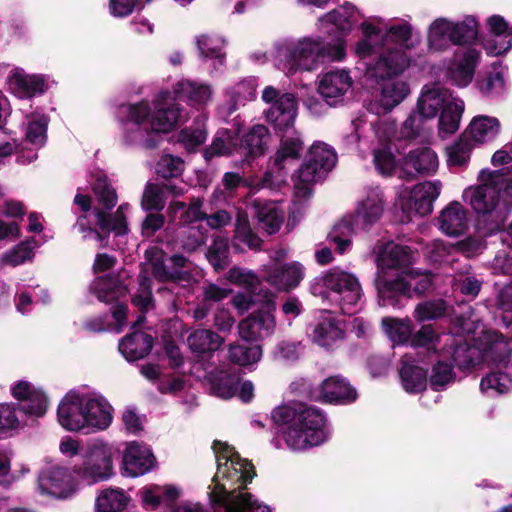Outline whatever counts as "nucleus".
Masks as SVG:
<instances>
[{"label": "nucleus", "instance_id": "052dcab7", "mask_svg": "<svg viewBox=\"0 0 512 512\" xmlns=\"http://www.w3.org/2000/svg\"><path fill=\"white\" fill-rule=\"evenodd\" d=\"M127 209L128 204L120 205L112 219L107 218L103 212L97 211L96 218L99 227L104 231H113L117 235H123L127 233L128 226L125 216Z\"/></svg>", "mask_w": 512, "mask_h": 512}, {"label": "nucleus", "instance_id": "de8ad7c7", "mask_svg": "<svg viewBox=\"0 0 512 512\" xmlns=\"http://www.w3.org/2000/svg\"><path fill=\"white\" fill-rule=\"evenodd\" d=\"M48 118L39 112L26 116L24 122L25 138L34 146L41 147L47 139Z\"/></svg>", "mask_w": 512, "mask_h": 512}, {"label": "nucleus", "instance_id": "bf43d9fd", "mask_svg": "<svg viewBox=\"0 0 512 512\" xmlns=\"http://www.w3.org/2000/svg\"><path fill=\"white\" fill-rule=\"evenodd\" d=\"M444 343V338L436 333L431 325L422 326L417 332L412 333L410 345L414 347H423L434 352L441 351L440 344Z\"/></svg>", "mask_w": 512, "mask_h": 512}, {"label": "nucleus", "instance_id": "b1692460", "mask_svg": "<svg viewBox=\"0 0 512 512\" xmlns=\"http://www.w3.org/2000/svg\"><path fill=\"white\" fill-rule=\"evenodd\" d=\"M352 78L344 69L327 72L320 77L318 91L328 104H335L352 86Z\"/></svg>", "mask_w": 512, "mask_h": 512}, {"label": "nucleus", "instance_id": "e433bc0d", "mask_svg": "<svg viewBox=\"0 0 512 512\" xmlns=\"http://www.w3.org/2000/svg\"><path fill=\"white\" fill-rule=\"evenodd\" d=\"M480 53L475 49H468L455 60L450 68V78L459 87H466L473 79Z\"/></svg>", "mask_w": 512, "mask_h": 512}, {"label": "nucleus", "instance_id": "3c124183", "mask_svg": "<svg viewBox=\"0 0 512 512\" xmlns=\"http://www.w3.org/2000/svg\"><path fill=\"white\" fill-rule=\"evenodd\" d=\"M402 386L408 393L423 391L427 385L426 370L416 365H410L406 360L400 370Z\"/></svg>", "mask_w": 512, "mask_h": 512}, {"label": "nucleus", "instance_id": "dca6fc26", "mask_svg": "<svg viewBox=\"0 0 512 512\" xmlns=\"http://www.w3.org/2000/svg\"><path fill=\"white\" fill-rule=\"evenodd\" d=\"M442 184L440 181H426L415 185L412 189L400 192L397 205L406 214V220L413 215L425 216L432 212L433 202L440 195Z\"/></svg>", "mask_w": 512, "mask_h": 512}, {"label": "nucleus", "instance_id": "0eeeda50", "mask_svg": "<svg viewBox=\"0 0 512 512\" xmlns=\"http://www.w3.org/2000/svg\"><path fill=\"white\" fill-rule=\"evenodd\" d=\"M363 38L355 46V53L361 57H368L381 49L380 55L389 50L406 51L419 43L414 37L411 25L406 21H397L382 26L380 20H365L361 24Z\"/></svg>", "mask_w": 512, "mask_h": 512}, {"label": "nucleus", "instance_id": "58836bf2", "mask_svg": "<svg viewBox=\"0 0 512 512\" xmlns=\"http://www.w3.org/2000/svg\"><path fill=\"white\" fill-rule=\"evenodd\" d=\"M452 21L446 18L435 19L428 28L427 43L431 51L442 52L453 44Z\"/></svg>", "mask_w": 512, "mask_h": 512}, {"label": "nucleus", "instance_id": "393cba45", "mask_svg": "<svg viewBox=\"0 0 512 512\" xmlns=\"http://www.w3.org/2000/svg\"><path fill=\"white\" fill-rule=\"evenodd\" d=\"M9 89L18 98H32L43 94L47 89V81L43 75L27 74L15 69L8 78Z\"/></svg>", "mask_w": 512, "mask_h": 512}, {"label": "nucleus", "instance_id": "423d86ee", "mask_svg": "<svg viewBox=\"0 0 512 512\" xmlns=\"http://www.w3.org/2000/svg\"><path fill=\"white\" fill-rule=\"evenodd\" d=\"M485 182L463 191V200L477 213V230L483 235L501 231L508 218V210L502 202L500 177L482 171Z\"/></svg>", "mask_w": 512, "mask_h": 512}, {"label": "nucleus", "instance_id": "6ab92c4d", "mask_svg": "<svg viewBox=\"0 0 512 512\" xmlns=\"http://www.w3.org/2000/svg\"><path fill=\"white\" fill-rule=\"evenodd\" d=\"M358 14L359 12L352 4H344L321 16L317 22V30L324 35L347 33L357 22L360 16Z\"/></svg>", "mask_w": 512, "mask_h": 512}, {"label": "nucleus", "instance_id": "8fccbe9b", "mask_svg": "<svg viewBox=\"0 0 512 512\" xmlns=\"http://www.w3.org/2000/svg\"><path fill=\"white\" fill-rule=\"evenodd\" d=\"M256 215L262 228L269 234L277 232L283 223L284 213L273 202L261 204L255 202Z\"/></svg>", "mask_w": 512, "mask_h": 512}, {"label": "nucleus", "instance_id": "a878e982", "mask_svg": "<svg viewBox=\"0 0 512 512\" xmlns=\"http://www.w3.org/2000/svg\"><path fill=\"white\" fill-rule=\"evenodd\" d=\"M438 227L449 237H458L468 228V211L457 201L449 203L438 216Z\"/></svg>", "mask_w": 512, "mask_h": 512}, {"label": "nucleus", "instance_id": "2f4dec72", "mask_svg": "<svg viewBox=\"0 0 512 512\" xmlns=\"http://www.w3.org/2000/svg\"><path fill=\"white\" fill-rule=\"evenodd\" d=\"M80 404L77 391H69L60 400L57 407V420L63 429L70 432L82 431L83 418Z\"/></svg>", "mask_w": 512, "mask_h": 512}, {"label": "nucleus", "instance_id": "f704fd0d", "mask_svg": "<svg viewBox=\"0 0 512 512\" xmlns=\"http://www.w3.org/2000/svg\"><path fill=\"white\" fill-rule=\"evenodd\" d=\"M500 129L501 124L498 118L488 115H477L470 121L464 135L473 144H485L495 139Z\"/></svg>", "mask_w": 512, "mask_h": 512}, {"label": "nucleus", "instance_id": "c756f323", "mask_svg": "<svg viewBox=\"0 0 512 512\" xmlns=\"http://www.w3.org/2000/svg\"><path fill=\"white\" fill-rule=\"evenodd\" d=\"M311 339L322 347H331L344 337V328L339 320L325 312L319 316L310 334Z\"/></svg>", "mask_w": 512, "mask_h": 512}, {"label": "nucleus", "instance_id": "7c9ffc66", "mask_svg": "<svg viewBox=\"0 0 512 512\" xmlns=\"http://www.w3.org/2000/svg\"><path fill=\"white\" fill-rule=\"evenodd\" d=\"M318 398L328 403H349L357 398L356 390L341 376L326 378L318 388Z\"/></svg>", "mask_w": 512, "mask_h": 512}, {"label": "nucleus", "instance_id": "2eb2a0df", "mask_svg": "<svg viewBox=\"0 0 512 512\" xmlns=\"http://www.w3.org/2000/svg\"><path fill=\"white\" fill-rule=\"evenodd\" d=\"M164 257V253L157 248H151L146 252L147 262L143 267L139 289L132 299L133 304L142 312L148 311L153 307L150 277L163 282L176 277V272H171L166 269Z\"/></svg>", "mask_w": 512, "mask_h": 512}, {"label": "nucleus", "instance_id": "ea45409f", "mask_svg": "<svg viewBox=\"0 0 512 512\" xmlns=\"http://www.w3.org/2000/svg\"><path fill=\"white\" fill-rule=\"evenodd\" d=\"M131 499L121 488L107 487L100 490L95 498V512H122Z\"/></svg>", "mask_w": 512, "mask_h": 512}, {"label": "nucleus", "instance_id": "bb28decb", "mask_svg": "<svg viewBox=\"0 0 512 512\" xmlns=\"http://www.w3.org/2000/svg\"><path fill=\"white\" fill-rule=\"evenodd\" d=\"M255 79H244L239 81L226 91V99L219 107V114L222 118H227L238 110L246 102L253 100L256 96Z\"/></svg>", "mask_w": 512, "mask_h": 512}, {"label": "nucleus", "instance_id": "6e6d98bb", "mask_svg": "<svg viewBox=\"0 0 512 512\" xmlns=\"http://www.w3.org/2000/svg\"><path fill=\"white\" fill-rule=\"evenodd\" d=\"M308 161L327 173L334 167L337 157L335 151L329 145L323 142H315L309 149Z\"/></svg>", "mask_w": 512, "mask_h": 512}, {"label": "nucleus", "instance_id": "774afa93", "mask_svg": "<svg viewBox=\"0 0 512 512\" xmlns=\"http://www.w3.org/2000/svg\"><path fill=\"white\" fill-rule=\"evenodd\" d=\"M165 206L163 189L154 183H147L144 188L141 207L146 210L161 211Z\"/></svg>", "mask_w": 512, "mask_h": 512}, {"label": "nucleus", "instance_id": "f3484780", "mask_svg": "<svg viewBox=\"0 0 512 512\" xmlns=\"http://www.w3.org/2000/svg\"><path fill=\"white\" fill-rule=\"evenodd\" d=\"M10 392L19 402V410L27 417L41 418L46 414L49 398L41 387L27 380H18L11 384Z\"/></svg>", "mask_w": 512, "mask_h": 512}, {"label": "nucleus", "instance_id": "a19ab883", "mask_svg": "<svg viewBox=\"0 0 512 512\" xmlns=\"http://www.w3.org/2000/svg\"><path fill=\"white\" fill-rule=\"evenodd\" d=\"M224 343L218 334L207 329H198L189 334L187 344L191 352L197 356L210 355Z\"/></svg>", "mask_w": 512, "mask_h": 512}, {"label": "nucleus", "instance_id": "20e7f679", "mask_svg": "<svg viewBox=\"0 0 512 512\" xmlns=\"http://www.w3.org/2000/svg\"><path fill=\"white\" fill-rule=\"evenodd\" d=\"M346 55V43L342 38L324 43L319 36H303L286 39L275 47V58L279 68L287 74L313 72L326 59L341 61Z\"/></svg>", "mask_w": 512, "mask_h": 512}, {"label": "nucleus", "instance_id": "680f3d73", "mask_svg": "<svg viewBox=\"0 0 512 512\" xmlns=\"http://www.w3.org/2000/svg\"><path fill=\"white\" fill-rule=\"evenodd\" d=\"M236 150V137L230 131L222 129L217 132L210 148L206 150L205 157L208 159L215 155H228Z\"/></svg>", "mask_w": 512, "mask_h": 512}, {"label": "nucleus", "instance_id": "aec40b11", "mask_svg": "<svg viewBox=\"0 0 512 512\" xmlns=\"http://www.w3.org/2000/svg\"><path fill=\"white\" fill-rule=\"evenodd\" d=\"M454 97L445 87L426 85L421 90L415 108L418 114L431 121L438 116Z\"/></svg>", "mask_w": 512, "mask_h": 512}, {"label": "nucleus", "instance_id": "ddd939ff", "mask_svg": "<svg viewBox=\"0 0 512 512\" xmlns=\"http://www.w3.org/2000/svg\"><path fill=\"white\" fill-rule=\"evenodd\" d=\"M37 488L43 495L57 500H68L81 490V484L73 468L55 464L39 472Z\"/></svg>", "mask_w": 512, "mask_h": 512}, {"label": "nucleus", "instance_id": "a211bd4d", "mask_svg": "<svg viewBox=\"0 0 512 512\" xmlns=\"http://www.w3.org/2000/svg\"><path fill=\"white\" fill-rule=\"evenodd\" d=\"M154 464L155 457L149 447L130 442L123 452L121 471L124 476L135 478L149 472Z\"/></svg>", "mask_w": 512, "mask_h": 512}, {"label": "nucleus", "instance_id": "f8f14e48", "mask_svg": "<svg viewBox=\"0 0 512 512\" xmlns=\"http://www.w3.org/2000/svg\"><path fill=\"white\" fill-rule=\"evenodd\" d=\"M261 99L267 105L264 117L276 131L286 132L293 128L298 114V102L294 94L266 86Z\"/></svg>", "mask_w": 512, "mask_h": 512}, {"label": "nucleus", "instance_id": "79ce46f5", "mask_svg": "<svg viewBox=\"0 0 512 512\" xmlns=\"http://www.w3.org/2000/svg\"><path fill=\"white\" fill-rule=\"evenodd\" d=\"M87 431L107 429L113 420L112 407L102 396L91 394Z\"/></svg>", "mask_w": 512, "mask_h": 512}, {"label": "nucleus", "instance_id": "6e6552de", "mask_svg": "<svg viewBox=\"0 0 512 512\" xmlns=\"http://www.w3.org/2000/svg\"><path fill=\"white\" fill-rule=\"evenodd\" d=\"M385 201L379 188H371L357 202L354 213L345 215L329 234L339 253H345L352 243V236L375 224L383 215Z\"/></svg>", "mask_w": 512, "mask_h": 512}, {"label": "nucleus", "instance_id": "4c0bfd02", "mask_svg": "<svg viewBox=\"0 0 512 512\" xmlns=\"http://www.w3.org/2000/svg\"><path fill=\"white\" fill-rule=\"evenodd\" d=\"M152 337L136 331L124 337L119 343V351L128 361L144 358L152 349Z\"/></svg>", "mask_w": 512, "mask_h": 512}, {"label": "nucleus", "instance_id": "cd10ccee", "mask_svg": "<svg viewBox=\"0 0 512 512\" xmlns=\"http://www.w3.org/2000/svg\"><path fill=\"white\" fill-rule=\"evenodd\" d=\"M439 161L437 154L429 147L411 150L402 164V173L406 176L430 174L437 171Z\"/></svg>", "mask_w": 512, "mask_h": 512}, {"label": "nucleus", "instance_id": "37998d69", "mask_svg": "<svg viewBox=\"0 0 512 512\" xmlns=\"http://www.w3.org/2000/svg\"><path fill=\"white\" fill-rule=\"evenodd\" d=\"M197 47L201 56L212 60L214 69L217 70L225 62V40L218 35H201L197 38Z\"/></svg>", "mask_w": 512, "mask_h": 512}, {"label": "nucleus", "instance_id": "603ef678", "mask_svg": "<svg viewBox=\"0 0 512 512\" xmlns=\"http://www.w3.org/2000/svg\"><path fill=\"white\" fill-rule=\"evenodd\" d=\"M234 239V246L238 249H242L241 244L249 249H257L261 245V239L252 231L245 213L238 212L237 214Z\"/></svg>", "mask_w": 512, "mask_h": 512}, {"label": "nucleus", "instance_id": "473e14b6", "mask_svg": "<svg viewBox=\"0 0 512 512\" xmlns=\"http://www.w3.org/2000/svg\"><path fill=\"white\" fill-rule=\"evenodd\" d=\"M479 340L482 347L483 361L504 363L509 359L512 348L502 335L495 331L481 329Z\"/></svg>", "mask_w": 512, "mask_h": 512}, {"label": "nucleus", "instance_id": "09e8293b", "mask_svg": "<svg viewBox=\"0 0 512 512\" xmlns=\"http://www.w3.org/2000/svg\"><path fill=\"white\" fill-rule=\"evenodd\" d=\"M36 246L37 243L33 238L22 241L1 254L0 264L15 267L31 261L34 257Z\"/></svg>", "mask_w": 512, "mask_h": 512}, {"label": "nucleus", "instance_id": "49530a36", "mask_svg": "<svg viewBox=\"0 0 512 512\" xmlns=\"http://www.w3.org/2000/svg\"><path fill=\"white\" fill-rule=\"evenodd\" d=\"M324 174H326L325 171L307 161L301 166L297 175L292 176L296 194L301 197L308 196L311 193L312 185L319 181Z\"/></svg>", "mask_w": 512, "mask_h": 512}, {"label": "nucleus", "instance_id": "e2e57ef3", "mask_svg": "<svg viewBox=\"0 0 512 512\" xmlns=\"http://www.w3.org/2000/svg\"><path fill=\"white\" fill-rule=\"evenodd\" d=\"M239 378L235 374L220 373L211 381V391L217 397L229 399L236 395Z\"/></svg>", "mask_w": 512, "mask_h": 512}, {"label": "nucleus", "instance_id": "9b49d317", "mask_svg": "<svg viewBox=\"0 0 512 512\" xmlns=\"http://www.w3.org/2000/svg\"><path fill=\"white\" fill-rule=\"evenodd\" d=\"M431 283L429 274L413 270H401L396 273L395 278L391 279L380 274L375 281L379 302L382 306H397L398 297L408 296L412 288L415 292L423 293L428 290Z\"/></svg>", "mask_w": 512, "mask_h": 512}, {"label": "nucleus", "instance_id": "a18cd8bd", "mask_svg": "<svg viewBox=\"0 0 512 512\" xmlns=\"http://www.w3.org/2000/svg\"><path fill=\"white\" fill-rule=\"evenodd\" d=\"M269 139L268 128L257 124L244 136L239 149L247 156H259L266 150Z\"/></svg>", "mask_w": 512, "mask_h": 512}, {"label": "nucleus", "instance_id": "1a4fd4ad", "mask_svg": "<svg viewBox=\"0 0 512 512\" xmlns=\"http://www.w3.org/2000/svg\"><path fill=\"white\" fill-rule=\"evenodd\" d=\"M323 291L313 288V293L322 297L332 306L338 307L344 314H353L359 309L362 288L357 277L339 268L330 269L321 278Z\"/></svg>", "mask_w": 512, "mask_h": 512}, {"label": "nucleus", "instance_id": "4468645a", "mask_svg": "<svg viewBox=\"0 0 512 512\" xmlns=\"http://www.w3.org/2000/svg\"><path fill=\"white\" fill-rule=\"evenodd\" d=\"M302 144L299 136L283 137L268 170L260 182L251 184V189L255 191L264 187L275 189L285 183L287 169L299 158Z\"/></svg>", "mask_w": 512, "mask_h": 512}, {"label": "nucleus", "instance_id": "4be33fe9", "mask_svg": "<svg viewBox=\"0 0 512 512\" xmlns=\"http://www.w3.org/2000/svg\"><path fill=\"white\" fill-rule=\"evenodd\" d=\"M270 299L267 307L270 309ZM275 329L274 316L270 310L262 311L240 322L239 335L246 341L262 340L273 334Z\"/></svg>", "mask_w": 512, "mask_h": 512}, {"label": "nucleus", "instance_id": "412c9836", "mask_svg": "<svg viewBox=\"0 0 512 512\" xmlns=\"http://www.w3.org/2000/svg\"><path fill=\"white\" fill-rule=\"evenodd\" d=\"M441 354L443 357H451L453 362L461 368L475 365L483 360L479 339L477 344L468 345L451 335H444V347H441Z\"/></svg>", "mask_w": 512, "mask_h": 512}, {"label": "nucleus", "instance_id": "4d7b16f0", "mask_svg": "<svg viewBox=\"0 0 512 512\" xmlns=\"http://www.w3.org/2000/svg\"><path fill=\"white\" fill-rule=\"evenodd\" d=\"M512 387V378L501 371L492 372L482 378L480 389L487 396H494L503 394L510 390Z\"/></svg>", "mask_w": 512, "mask_h": 512}, {"label": "nucleus", "instance_id": "72a5a7b5", "mask_svg": "<svg viewBox=\"0 0 512 512\" xmlns=\"http://www.w3.org/2000/svg\"><path fill=\"white\" fill-rule=\"evenodd\" d=\"M410 260V250L407 247L394 242L385 244L377 258L378 267L380 268L377 278L380 274H384L390 279L395 278L396 274L389 275L385 270L405 268L410 263Z\"/></svg>", "mask_w": 512, "mask_h": 512}, {"label": "nucleus", "instance_id": "f03ea898", "mask_svg": "<svg viewBox=\"0 0 512 512\" xmlns=\"http://www.w3.org/2000/svg\"><path fill=\"white\" fill-rule=\"evenodd\" d=\"M213 450L217 471L209 486L211 511L199 503L182 502L171 512H272L251 493L244 491L255 476L253 465L222 441H215Z\"/></svg>", "mask_w": 512, "mask_h": 512}, {"label": "nucleus", "instance_id": "69168bd1", "mask_svg": "<svg viewBox=\"0 0 512 512\" xmlns=\"http://www.w3.org/2000/svg\"><path fill=\"white\" fill-rule=\"evenodd\" d=\"M262 357V349L259 345L244 347L242 345H231L229 348V359L241 366H249L258 362Z\"/></svg>", "mask_w": 512, "mask_h": 512}, {"label": "nucleus", "instance_id": "5701e85b", "mask_svg": "<svg viewBox=\"0 0 512 512\" xmlns=\"http://www.w3.org/2000/svg\"><path fill=\"white\" fill-rule=\"evenodd\" d=\"M264 280L279 291L295 288L303 280L305 271L299 262H291L281 268L263 267Z\"/></svg>", "mask_w": 512, "mask_h": 512}, {"label": "nucleus", "instance_id": "864d4df0", "mask_svg": "<svg viewBox=\"0 0 512 512\" xmlns=\"http://www.w3.org/2000/svg\"><path fill=\"white\" fill-rule=\"evenodd\" d=\"M97 298L103 302H111L126 294V287L110 277L97 278L92 286Z\"/></svg>", "mask_w": 512, "mask_h": 512}, {"label": "nucleus", "instance_id": "5fc2aeb1", "mask_svg": "<svg viewBox=\"0 0 512 512\" xmlns=\"http://www.w3.org/2000/svg\"><path fill=\"white\" fill-rule=\"evenodd\" d=\"M452 26L454 45L470 44L478 36V21L473 16L468 15L458 22L452 21Z\"/></svg>", "mask_w": 512, "mask_h": 512}, {"label": "nucleus", "instance_id": "338daca9", "mask_svg": "<svg viewBox=\"0 0 512 512\" xmlns=\"http://www.w3.org/2000/svg\"><path fill=\"white\" fill-rule=\"evenodd\" d=\"M430 121L423 117V115L417 113V109L407 117L404 121L401 129L400 136L405 139H414L425 133H427L426 123Z\"/></svg>", "mask_w": 512, "mask_h": 512}, {"label": "nucleus", "instance_id": "c9c22d12", "mask_svg": "<svg viewBox=\"0 0 512 512\" xmlns=\"http://www.w3.org/2000/svg\"><path fill=\"white\" fill-rule=\"evenodd\" d=\"M464 109V101L456 96L447 103V106L438 114L439 137L444 139L458 131Z\"/></svg>", "mask_w": 512, "mask_h": 512}, {"label": "nucleus", "instance_id": "9d476101", "mask_svg": "<svg viewBox=\"0 0 512 512\" xmlns=\"http://www.w3.org/2000/svg\"><path fill=\"white\" fill-rule=\"evenodd\" d=\"M73 471L80 484L88 486L109 481L115 475L113 449L102 439L89 442L82 456V463L75 465Z\"/></svg>", "mask_w": 512, "mask_h": 512}, {"label": "nucleus", "instance_id": "13d9d810", "mask_svg": "<svg viewBox=\"0 0 512 512\" xmlns=\"http://www.w3.org/2000/svg\"><path fill=\"white\" fill-rule=\"evenodd\" d=\"M474 144L464 134L453 144L446 148L447 162L451 166H462L470 158Z\"/></svg>", "mask_w": 512, "mask_h": 512}, {"label": "nucleus", "instance_id": "c85d7f7f", "mask_svg": "<svg viewBox=\"0 0 512 512\" xmlns=\"http://www.w3.org/2000/svg\"><path fill=\"white\" fill-rule=\"evenodd\" d=\"M142 505L146 509L155 510L161 504L170 505L182 495V488L174 484H150L138 492Z\"/></svg>", "mask_w": 512, "mask_h": 512}, {"label": "nucleus", "instance_id": "7ed1b4c3", "mask_svg": "<svg viewBox=\"0 0 512 512\" xmlns=\"http://www.w3.org/2000/svg\"><path fill=\"white\" fill-rule=\"evenodd\" d=\"M272 417L281 428L286 446L292 451H305L325 443L330 435L325 415L303 404L276 408Z\"/></svg>", "mask_w": 512, "mask_h": 512}, {"label": "nucleus", "instance_id": "f257e3e1", "mask_svg": "<svg viewBox=\"0 0 512 512\" xmlns=\"http://www.w3.org/2000/svg\"><path fill=\"white\" fill-rule=\"evenodd\" d=\"M184 101L188 106L201 110L212 102L214 89L206 82L184 79L173 86V92L161 91L153 101L154 112L146 101L123 106L121 112L127 115L123 129L129 142L142 141L144 132L150 129L156 133H169L182 120L183 108L175 99Z\"/></svg>", "mask_w": 512, "mask_h": 512}, {"label": "nucleus", "instance_id": "39448f33", "mask_svg": "<svg viewBox=\"0 0 512 512\" xmlns=\"http://www.w3.org/2000/svg\"><path fill=\"white\" fill-rule=\"evenodd\" d=\"M410 64V59L402 51L389 50L367 67L368 79L378 82L368 109L375 114L387 113L401 104L410 94L409 83L397 76Z\"/></svg>", "mask_w": 512, "mask_h": 512}, {"label": "nucleus", "instance_id": "0e129e2a", "mask_svg": "<svg viewBox=\"0 0 512 512\" xmlns=\"http://www.w3.org/2000/svg\"><path fill=\"white\" fill-rule=\"evenodd\" d=\"M207 258L216 270L223 269L229 262L228 239L216 236L208 249Z\"/></svg>", "mask_w": 512, "mask_h": 512}, {"label": "nucleus", "instance_id": "c03bdc74", "mask_svg": "<svg viewBox=\"0 0 512 512\" xmlns=\"http://www.w3.org/2000/svg\"><path fill=\"white\" fill-rule=\"evenodd\" d=\"M381 326L385 335L394 344H406L414 331V326L409 318L385 317L381 321Z\"/></svg>", "mask_w": 512, "mask_h": 512}]
</instances>
